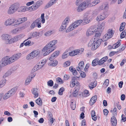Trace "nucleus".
Here are the masks:
<instances>
[{
    "mask_svg": "<svg viewBox=\"0 0 126 126\" xmlns=\"http://www.w3.org/2000/svg\"><path fill=\"white\" fill-rule=\"evenodd\" d=\"M57 42V40H53L50 42L45 46L42 50L43 52L46 51L44 54V56H46L48 54L56 48V47L54 46V45L56 44Z\"/></svg>",
    "mask_w": 126,
    "mask_h": 126,
    "instance_id": "f257e3e1",
    "label": "nucleus"
},
{
    "mask_svg": "<svg viewBox=\"0 0 126 126\" xmlns=\"http://www.w3.org/2000/svg\"><path fill=\"white\" fill-rule=\"evenodd\" d=\"M21 55L20 53H18L12 56L9 58L7 56L4 57L3 59L7 65L11 64L15 62L19 58Z\"/></svg>",
    "mask_w": 126,
    "mask_h": 126,
    "instance_id": "f03ea898",
    "label": "nucleus"
},
{
    "mask_svg": "<svg viewBox=\"0 0 126 126\" xmlns=\"http://www.w3.org/2000/svg\"><path fill=\"white\" fill-rule=\"evenodd\" d=\"M109 6L108 4L105 3H103L98 7L97 9L95 10L93 12V14L97 15L100 13L103 10V12L105 11L108 12Z\"/></svg>",
    "mask_w": 126,
    "mask_h": 126,
    "instance_id": "7ed1b4c3",
    "label": "nucleus"
},
{
    "mask_svg": "<svg viewBox=\"0 0 126 126\" xmlns=\"http://www.w3.org/2000/svg\"><path fill=\"white\" fill-rule=\"evenodd\" d=\"M92 6L93 5L91 0H87L80 4L78 7L77 11L79 12H81L87 7Z\"/></svg>",
    "mask_w": 126,
    "mask_h": 126,
    "instance_id": "20e7f679",
    "label": "nucleus"
},
{
    "mask_svg": "<svg viewBox=\"0 0 126 126\" xmlns=\"http://www.w3.org/2000/svg\"><path fill=\"white\" fill-rule=\"evenodd\" d=\"M97 29L95 26H93L91 27L88 29L87 31L86 35L89 36L93 35L97 31Z\"/></svg>",
    "mask_w": 126,
    "mask_h": 126,
    "instance_id": "39448f33",
    "label": "nucleus"
},
{
    "mask_svg": "<svg viewBox=\"0 0 126 126\" xmlns=\"http://www.w3.org/2000/svg\"><path fill=\"white\" fill-rule=\"evenodd\" d=\"M114 32L113 31L112 29L108 30L107 33L103 36V40L104 41H106L111 38L113 36Z\"/></svg>",
    "mask_w": 126,
    "mask_h": 126,
    "instance_id": "423d86ee",
    "label": "nucleus"
},
{
    "mask_svg": "<svg viewBox=\"0 0 126 126\" xmlns=\"http://www.w3.org/2000/svg\"><path fill=\"white\" fill-rule=\"evenodd\" d=\"M11 35L7 34H4L1 36V39L6 44H10Z\"/></svg>",
    "mask_w": 126,
    "mask_h": 126,
    "instance_id": "0eeeda50",
    "label": "nucleus"
},
{
    "mask_svg": "<svg viewBox=\"0 0 126 126\" xmlns=\"http://www.w3.org/2000/svg\"><path fill=\"white\" fill-rule=\"evenodd\" d=\"M108 15V12L105 11L103 12V14H101L97 16L96 19L98 21H102L107 17Z\"/></svg>",
    "mask_w": 126,
    "mask_h": 126,
    "instance_id": "6e6552de",
    "label": "nucleus"
},
{
    "mask_svg": "<svg viewBox=\"0 0 126 126\" xmlns=\"http://www.w3.org/2000/svg\"><path fill=\"white\" fill-rule=\"evenodd\" d=\"M41 19L38 18L34 21L32 24L31 26V27L32 29H33L35 27H37L38 28H40L41 27Z\"/></svg>",
    "mask_w": 126,
    "mask_h": 126,
    "instance_id": "1a4fd4ad",
    "label": "nucleus"
},
{
    "mask_svg": "<svg viewBox=\"0 0 126 126\" xmlns=\"http://www.w3.org/2000/svg\"><path fill=\"white\" fill-rule=\"evenodd\" d=\"M79 84V82L77 80V77H73L71 81L70 86L71 87H73L76 85V86H77V87L78 88Z\"/></svg>",
    "mask_w": 126,
    "mask_h": 126,
    "instance_id": "9d476101",
    "label": "nucleus"
},
{
    "mask_svg": "<svg viewBox=\"0 0 126 126\" xmlns=\"http://www.w3.org/2000/svg\"><path fill=\"white\" fill-rule=\"evenodd\" d=\"M16 20L13 18L7 19L4 22V24L6 26L12 25L15 24Z\"/></svg>",
    "mask_w": 126,
    "mask_h": 126,
    "instance_id": "9b49d317",
    "label": "nucleus"
},
{
    "mask_svg": "<svg viewBox=\"0 0 126 126\" xmlns=\"http://www.w3.org/2000/svg\"><path fill=\"white\" fill-rule=\"evenodd\" d=\"M18 8L16 5L13 4L9 8L8 11V13L10 14L14 13L18 10Z\"/></svg>",
    "mask_w": 126,
    "mask_h": 126,
    "instance_id": "f8f14e48",
    "label": "nucleus"
},
{
    "mask_svg": "<svg viewBox=\"0 0 126 126\" xmlns=\"http://www.w3.org/2000/svg\"><path fill=\"white\" fill-rule=\"evenodd\" d=\"M27 20V17H24L18 19L17 20H16V21L15 22L14 25H18L21 24L25 21H26Z\"/></svg>",
    "mask_w": 126,
    "mask_h": 126,
    "instance_id": "ddd939ff",
    "label": "nucleus"
},
{
    "mask_svg": "<svg viewBox=\"0 0 126 126\" xmlns=\"http://www.w3.org/2000/svg\"><path fill=\"white\" fill-rule=\"evenodd\" d=\"M57 0H51L45 6L44 8L46 9L50 7L53 5L55 4Z\"/></svg>",
    "mask_w": 126,
    "mask_h": 126,
    "instance_id": "4468645a",
    "label": "nucleus"
},
{
    "mask_svg": "<svg viewBox=\"0 0 126 126\" xmlns=\"http://www.w3.org/2000/svg\"><path fill=\"white\" fill-rule=\"evenodd\" d=\"M59 54V51H56L52 54L50 57L49 58V60L50 61L54 60V59L57 57Z\"/></svg>",
    "mask_w": 126,
    "mask_h": 126,
    "instance_id": "2eb2a0df",
    "label": "nucleus"
},
{
    "mask_svg": "<svg viewBox=\"0 0 126 126\" xmlns=\"http://www.w3.org/2000/svg\"><path fill=\"white\" fill-rule=\"evenodd\" d=\"M105 25V22H103L100 24H99L98 27L96 26V28H97V31H99L101 32L104 29Z\"/></svg>",
    "mask_w": 126,
    "mask_h": 126,
    "instance_id": "dca6fc26",
    "label": "nucleus"
},
{
    "mask_svg": "<svg viewBox=\"0 0 126 126\" xmlns=\"http://www.w3.org/2000/svg\"><path fill=\"white\" fill-rule=\"evenodd\" d=\"M84 63L83 61H81L80 62L78 66L76 68L77 70L78 71L82 70L84 66Z\"/></svg>",
    "mask_w": 126,
    "mask_h": 126,
    "instance_id": "f3484780",
    "label": "nucleus"
},
{
    "mask_svg": "<svg viewBox=\"0 0 126 126\" xmlns=\"http://www.w3.org/2000/svg\"><path fill=\"white\" fill-rule=\"evenodd\" d=\"M83 22V20H79L76 21L73 23L72 24L75 28H76L79 26Z\"/></svg>",
    "mask_w": 126,
    "mask_h": 126,
    "instance_id": "a211bd4d",
    "label": "nucleus"
},
{
    "mask_svg": "<svg viewBox=\"0 0 126 126\" xmlns=\"http://www.w3.org/2000/svg\"><path fill=\"white\" fill-rule=\"evenodd\" d=\"M19 36H16L12 38L11 37L10 44H12L15 42H16L19 39Z\"/></svg>",
    "mask_w": 126,
    "mask_h": 126,
    "instance_id": "6ab92c4d",
    "label": "nucleus"
},
{
    "mask_svg": "<svg viewBox=\"0 0 126 126\" xmlns=\"http://www.w3.org/2000/svg\"><path fill=\"white\" fill-rule=\"evenodd\" d=\"M58 64V61L56 60L50 61L48 64L50 66H56Z\"/></svg>",
    "mask_w": 126,
    "mask_h": 126,
    "instance_id": "aec40b11",
    "label": "nucleus"
},
{
    "mask_svg": "<svg viewBox=\"0 0 126 126\" xmlns=\"http://www.w3.org/2000/svg\"><path fill=\"white\" fill-rule=\"evenodd\" d=\"M112 126H116L117 124V120L114 116H112L111 119Z\"/></svg>",
    "mask_w": 126,
    "mask_h": 126,
    "instance_id": "412c9836",
    "label": "nucleus"
},
{
    "mask_svg": "<svg viewBox=\"0 0 126 126\" xmlns=\"http://www.w3.org/2000/svg\"><path fill=\"white\" fill-rule=\"evenodd\" d=\"M37 90V88H34L32 91V93L34 95V97L35 98H36L39 96L38 92Z\"/></svg>",
    "mask_w": 126,
    "mask_h": 126,
    "instance_id": "4be33fe9",
    "label": "nucleus"
},
{
    "mask_svg": "<svg viewBox=\"0 0 126 126\" xmlns=\"http://www.w3.org/2000/svg\"><path fill=\"white\" fill-rule=\"evenodd\" d=\"M42 1L39 0L37 1L36 3L35 4V5H33V6L35 9L36 10L42 5Z\"/></svg>",
    "mask_w": 126,
    "mask_h": 126,
    "instance_id": "5701e85b",
    "label": "nucleus"
},
{
    "mask_svg": "<svg viewBox=\"0 0 126 126\" xmlns=\"http://www.w3.org/2000/svg\"><path fill=\"white\" fill-rule=\"evenodd\" d=\"M97 96L96 95H95L93 96L90 100L89 101V103L90 105H92L96 101Z\"/></svg>",
    "mask_w": 126,
    "mask_h": 126,
    "instance_id": "b1692460",
    "label": "nucleus"
},
{
    "mask_svg": "<svg viewBox=\"0 0 126 126\" xmlns=\"http://www.w3.org/2000/svg\"><path fill=\"white\" fill-rule=\"evenodd\" d=\"M108 57L106 56L104 57L100 60H99L98 64L99 65H102L108 59Z\"/></svg>",
    "mask_w": 126,
    "mask_h": 126,
    "instance_id": "393cba45",
    "label": "nucleus"
},
{
    "mask_svg": "<svg viewBox=\"0 0 126 126\" xmlns=\"http://www.w3.org/2000/svg\"><path fill=\"white\" fill-rule=\"evenodd\" d=\"M90 16L87 15H85L84 16L83 20L84 22L86 24L89 23L90 21V19L89 18Z\"/></svg>",
    "mask_w": 126,
    "mask_h": 126,
    "instance_id": "a878e982",
    "label": "nucleus"
},
{
    "mask_svg": "<svg viewBox=\"0 0 126 126\" xmlns=\"http://www.w3.org/2000/svg\"><path fill=\"white\" fill-rule=\"evenodd\" d=\"M39 33L38 32H31L30 35L31 36L29 37L28 39H31L32 38L36 37L39 36Z\"/></svg>",
    "mask_w": 126,
    "mask_h": 126,
    "instance_id": "bb28decb",
    "label": "nucleus"
},
{
    "mask_svg": "<svg viewBox=\"0 0 126 126\" xmlns=\"http://www.w3.org/2000/svg\"><path fill=\"white\" fill-rule=\"evenodd\" d=\"M97 85V82L94 81L93 82H91L89 85L88 86L90 89H92L95 87Z\"/></svg>",
    "mask_w": 126,
    "mask_h": 126,
    "instance_id": "cd10ccee",
    "label": "nucleus"
},
{
    "mask_svg": "<svg viewBox=\"0 0 126 126\" xmlns=\"http://www.w3.org/2000/svg\"><path fill=\"white\" fill-rule=\"evenodd\" d=\"M47 62V60L46 59L41 60L39 62V64L38 65V66H39L40 68H42L44 65Z\"/></svg>",
    "mask_w": 126,
    "mask_h": 126,
    "instance_id": "c85d7f7f",
    "label": "nucleus"
},
{
    "mask_svg": "<svg viewBox=\"0 0 126 126\" xmlns=\"http://www.w3.org/2000/svg\"><path fill=\"white\" fill-rule=\"evenodd\" d=\"M79 89L78 88L77 86H76L75 88V90L72 93V95L74 97H76L78 94Z\"/></svg>",
    "mask_w": 126,
    "mask_h": 126,
    "instance_id": "c756f323",
    "label": "nucleus"
},
{
    "mask_svg": "<svg viewBox=\"0 0 126 126\" xmlns=\"http://www.w3.org/2000/svg\"><path fill=\"white\" fill-rule=\"evenodd\" d=\"M99 59L98 58H96L92 62V65L93 66H95L98 64Z\"/></svg>",
    "mask_w": 126,
    "mask_h": 126,
    "instance_id": "7c9ffc66",
    "label": "nucleus"
},
{
    "mask_svg": "<svg viewBox=\"0 0 126 126\" xmlns=\"http://www.w3.org/2000/svg\"><path fill=\"white\" fill-rule=\"evenodd\" d=\"M17 88L16 87H14L9 91V92L10 93L12 96L14 95L17 90Z\"/></svg>",
    "mask_w": 126,
    "mask_h": 126,
    "instance_id": "2f4dec72",
    "label": "nucleus"
},
{
    "mask_svg": "<svg viewBox=\"0 0 126 126\" xmlns=\"http://www.w3.org/2000/svg\"><path fill=\"white\" fill-rule=\"evenodd\" d=\"M121 40H118L117 42L113 44L112 46V48L113 49H115L121 45Z\"/></svg>",
    "mask_w": 126,
    "mask_h": 126,
    "instance_id": "473e14b6",
    "label": "nucleus"
},
{
    "mask_svg": "<svg viewBox=\"0 0 126 126\" xmlns=\"http://www.w3.org/2000/svg\"><path fill=\"white\" fill-rule=\"evenodd\" d=\"M34 57L32 53L31 52L27 55L26 59L27 60H30L33 58Z\"/></svg>",
    "mask_w": 126,
    "mask_h": 126,
    "instance_id": "72a5a7b5",
    "label": "nucleus"
},
{
    "mask_svg": "<svg viewBox=\"0 0 126 126\" xmlns=\"http://www.w3.org/2000/svg\"><path fill=\"white\" fill-rule=\"evenodd\" d=\"M75 29V28L74 27V26L73 25H72V24L70 25L68 29L66 30V32H68L73 30Z\"/></svg>",
    "mask_w": 126,
    "mask_h": 126,
    "instance_id": "f704fd0d",
    "label": "nucleus"
},
{
    "mask_svg": "<svg viewBox=\"0 0 126 126\" xmlns=\"http://www.w3.org/2000/svg\"><path fill=\"white\" fill-rule=\"evenodd\" d=\"M76 104L75 102L74 101H72L71 102L70 104L71 108L73 110H74L76 107Z\"/></svg>",
    "mask_w": 126,
    "mask_h": 126,
    "instance_id": "c9c22d12",
    "label": "nucleus"
},
{
    "mask_svg": "<svg viewBox=\"0 0 126 126\" xmlns=\"http://www.w3.org/2000/svg\"><path fill=\"white\" fill-rule=\"evenodd\" d=\"M27 11V7L26 6L20 7L18 11L21 12Z\"/></svg>",
    "mask_w": 126,
    "mask_h": 126,
    "instance_id": "e433bc0d",
    "label": "nucleus"
},
{
    "mask_svg": "<svg viewBox=\"0 0 126 126\" xmlns=\"http://www.w3.org/2000/svg\"><path fill=\"white\" fill-rule=\"evenodd\" d=\"M36 103L39 105L41 106L42 104V102L41 99L39 98L35 100Z\"/></svg>",
    "mask_w": 126,
    "mask_h": 126,
    "instance_id": "4c0bfd02",
    "label": "nucleus"
},
{
    "mask_svg": "<svg viewBox=\"0 0 126 126\" xmlns=\"http://www.w3.org/2000/svg\"><path fill=\"white\" fill-rule=\"evenodd\" d=\"M67 25L66 24H64L63 23V22L62 25L60 28V31H63L65 29Z\"/></svg>",
    "mask_w": 126,
    "mask_h": 126,
    "instance_id": "58836bf2",
    "label": "nucleus"
},
{
    "mask_svg": "<svg viewBox=\"0 0 126 126\" xmlns=\"http://www.w3.org/2000/svg\"><path fill=\"white\" fill-rule=\"evenodd\" d=\"M6 63L4 61V59L2 58L0 62V65L1 66H4L7 65Z\"/></svg>",
    "mask_w": 126,
    "mask_h": 126,
    "instance_id": "ea45409f",
    "label": "nucleus"
},
{
    "mask_svg": "<svg viewBox=\"0 0 126 126\" xmlns=\"http://www.w3.org/2000/svg\"><path fill=\"white\" fill-rule=\"evenodd\" d=\"M12 70H10L5 73L4 75L3 76V77H6L10 75L12 73Z\"/></svg>",
    "mask_w": 126,
    "mask_h": 126,
    "instance_id": "a19ab883",
    "label": "nucleus"
},
{
    "mask_svg": "<svg viewBox=\"0 0 126 126\" xmlns=\"http://www.w3.org/2000/svg\"><path fill=\"white\" fill-rule=\"evenodd\" d=\"M94 42V39H91L88 43V46L89 47H92Z\"/></svg>",
    "mask_w": 126,
    "mask_h": 126,
    "instance_id": "79ce46f5",
    "label": "nucleus"
},
{
    "mask_svg": "<svg viewBox=\"0 0 126 126\" xmlns=\"http://www.w3.org/2000/svg\"><path fill=\"white\" fill-rule=\"evenodd\" d=\"M32 52V54L34 57H35L39 54L40 53V51L38 50H36Z\"/></svg>",
    "mask_w": 126,
    "mask_h": 126,
    "instance_id": "37998d69",
    "label": "nucleus"
},
{
    "mask_svg": "<svg viewBox=\"0 0 126 126\" xmlns=\"http://www.w3.org/2000/svg\"><path fill=\"white\" fill-rule=\"evenodd\" d=\"M82 95L84 97H86L89 95V91L87 90H85L83 93Z\"/></svg>",
    "mask_w": 126,
    "mask_h": 126,
    "instance_id": "c03bdc74",
    "label": "nucleus"
},
{
    "mask_svg": "<svg viewBox=\"0 0 126 126\" xmlns=\"http://www.w3.org/2000/svg\"><path fill=\"white\" fill-rule=\"evenodd\" d=\"M68 56V51H65L63 53L62 56L63 59H64L66 58Z\"/></svg>",
    "mask_w": 126,
    "mask_h": 126,
    "instance_id": "a18cd8bd",
    "label": "nucleus"
},
{
    "mask_svg": "<svg viewBox=\"0 0 126 126\" xmlns=\"http://www.w3.org/2000/svg\"><path fill=\"white\" fill-rule=\"evenodd\" d=\"M70 20V17L69 16H67L65 18L63 22V23L64 24H66L67 25Z\"/></svg>",
    "mask_w": 126,
    "mask_h": 126,
    "instance_id": "49530a36",
    "label": "nucleus"
},
{
    "mask_svg": "<svg viewBox=\"0 0 126 126\" xmlns=\"http://www.w3.org/2000/svg\"><path fill=\"white\" fill-rule=\"evenodd\" d=\"M125 24V22H123L121 24L119 29V30L120 32L124 30Z\"/></svg>",
    "mask_w": 126,
    "mask_h": 126,
    "instance_id": "de8ad7c7",
    "label": "nucleus"
},
{
    "mask_svg": "<svg viewBox=\"0 0 126 126\" xmlns=\"http://www.w3.org/2000/svg\"><path fill=\"white\" fill-rule=\"evenodd\" d=\"M31 80L32 79H30V77H28L25 80V84L26 85H27L29 84Z\"/></svg>",
    "mask_w": 126,
    "mask_h": 126,
    "instance_id": "09e8293b",
    "label": "nucleus"
},
{
    "mask_svg": "<svg viewBox=\"0 0 126 126\" xmlns=\"http://www.w3.org/2000/svg\"><path fill=\"white\" fill-rule=\"evenodd\" d=\"M98 47V46L97 45V44L94 42L92 47L91 49L93 50H95Z\"/></svg>",
    "mask_w": 126,
    "mask_h": 126,
    "instance_id": "8fccbe9b",
    "label": "nucleus"
},
{
    "mask_svg": "<svg viewBox=\"0 0 126 126\" xmlns=\"http://www.w3.org/2000/svg\"><path fill=\"white\" fill-rule=\"evenodd\" d=\"M34 44V43L33 42L32 43H31V41L30 40H28L26 42L24 43V45L25 46H27L28 45H33Z\"/></svg>",
    "mask_w": 126,
    "mask_h": 126,
    "instance_id": "3c124183",
    "label": "nucleus"
},
{
    "mask_svg": "<svg viewBox=\"0 0 126 126\" xmlns=\"http://www.w3.org/2000/svg\"><path fill=\"white\" fill-rule=\"evenodd\" d=\"M100 2V0H94L92 2H91L93 6H94Z\"/></svg>",
    "mask_w": 126,
    "mask_h": 126,
    "instance_id": "603ef678",
    "label": "nucleus"
},
{
    "mask_svg": "<svg viewBox=\"0 0 126 126\" xmlns=\"http://www.w3.org/2000/svg\"><path fill=\"white\" fill-rule=\"evenodd\" d=\"M52 33V31H49L45 32L44 34V35L46 36H48L50 35Z\"/></svg>",
    "mask_w": 126,
    "mask_h": 126,
    "instance_id": "864d4df0",
    "label": "nucleus"
},
{
    "mask_svg": "<svg viewBox=\"0 0 126 126\" xmlns=\"http://www.w3.org/2000/svg\"><path fill=\"white\" fill-rule=\"evenodd\" d=\"M6 81V80L5 79H3L1 81L0 84V87H3L5 85Z\"/></svg>",
    "mask_w": 126,
    "mask_h": 126,
    "instance_id": "5fc2aeb1",
    "label": "nucleus"
},
{
    "mask_svg": "<svg viewBox=\"0 0 126 126\" xmlns=\"http://www.w3.org/2000/svg\"><path fill=\"white\" fill-rule=\"evenodd\" d=\"M125 30L123 31L120 34V38L121 39L125 37L126 34V32Z\"/></svg>",
    "mask_w": 126,
    "mask_h": 126,
    "instance_id": "6e6d98bb",
    "label": "nucleus"
},
{
    "mask_svg": "<svg viewBox=\"0 0 126 126\" xmlns=\"http://www.w3.org/2000/svg\"><path fill=\"white\" fill-rule=\"evenodd\" d=\"M56 81L57 83L60 84L63 83L62 79L60 77L57 78L56 79Z\"/></svg>",
    "mask_w": 126,
    "mask_h": 126,
    "instance_id": "4d7b16f0",
    "label": "nucleus"
},
{
    "mask_svg": "<svg viewBox=\"0 0 126 126\" xmlns=\"http://www.w3.org/2000/svg\"><path fill=\"white\" fill-rule=\"evenodd\" d=\"M64 88L63 87H62L61 88L58 92V94L61 95L63 94V92L64 91Z\"/></svg>",
    "mask_w": 126,
    "mask_h": 126,
    "instance_id": "13d9d810",
    "label": "nucleus"
},
{
    "mask_svg": "<svg viewBox=\"0 0 126 126\" xmlns=\"http://www.w3.org/2000/svg\"><path fill=\"white\" fill-rule=\"evenodd\" d=\"M70 61H68L65 62L63 64V66L64 67H67L70 65Z\"/></svg>",
    "mask_w": 126,
    "mask_h": 126,
    "instance_id": "bf43d9fd",
    "label": "nucleus"
},
{
    "mask_svg": "<svg viewBox=\"0 0 126 126\" xmlns=\"http://www.w3.org/2000/svg\"><path fill=\"white\" fill-rule=\"evenodd\" d=\"M27 11H32L35 10V9H35L33 5L32 6L27 8Z\"/></svg>",
    "mask_w": 126,
    "mask_h": 126,
    "instance_id": "052dcab7",
    "label": "nucleus"
},
{
    "mask_svg": "<svg viewBox=\"0 0 126 126\" xmlns=\"http://www.w3.org/2000/svg\"><path fill=\"white\" fill-rule=\"evenodd\" d=\"M102 41V40L101 39H99L95 42L97 44V45H98V47H99Z\"/></svg>",
    "mask_w": 126,
    "mask_h": 126,
    "instance_id": "680f3d73",
    "label": "nucleus"
},
{
    "mask_svg": "<svg viewBox=\"0 0 126 126\" xmlns=\"http://www.w3.org/2000/svg\"><path fill=\"white\" fill-rule=\"evenodd\" d=\"M18 29L17 28H16L12 30L11 31L12 33L15 34L18 31Z\"/></svg>",
    "mask_w": 126,
    "mask_h": 126,
    "instance_id": "e2e57ef3",
    "label": "nucleus"
},
{
    "mask_svg": "<svg viewBox=\"0 0 126 126\" xmlns=\"http://www.w3.org/2000/svg\"><path fill=\"white\" fill-rule=\"evenodd\" d=\"M47 85L50 86H52L53 84V81L51 80H50L47 82Z\"/></svg>",
    "mask_w": 126,
    "mask_h": 126,
    "instance_id": "0e129e2a",
    "label": "nucleus"
},
{
    "mask_svg": "<svg viewBox=\"0 0 126 126\" xmlns=\"http://www.w3.org/2000/svg\"><path fill=\"white\" fill-rule=\"evenodd\" d=\"M41 68H40L39 66H38V65H37L35 66L33 68L32 70L34 71L35 72Z\"/></svg>",
    "mask_w": 126,
    "mask_h": 126,
    "instance_id": "69168bd1",
    "label": "nucleus"
},
{
    "mask_svg": "<svg viewBox=\"0 0 126 126\" xmlns=\"http://www.w3.org/2000/svg\"><path fill=\"white\" fill-rule=\"evenodd\" d=\"M109 80L108 79H106L104 81L103 85H105V86H107L109 84Z\"/></svg>",
    "mask_w": 126,
    "mask_h": 126,
    "instance_id": "338daca9",
    "label": "nucleus"
},
{
    "mask_svg": "<svg viewBox=\"0 0 126 126\" xmlns=\"http://www.w3.org/2000/svg\"><path fill=\"white\" fill-rule=\"evenodd\" d=\"M121 120L123 122H125L126 121V117L124 114H122L121 116Z\"/></svg>",
    "mask_w": 126,
    "mask_h": 126,
    "instance_id": "774afa93",
    "label": "nucleus"
}]
</instances>
